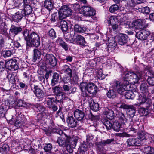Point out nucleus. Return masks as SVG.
Returning <instances> with one entry per match:
<instances>
[{"label":"nucleus","mask_w":154,"mask_h":154,"mask_svg":"<svg viewBox=\"0 0 154 154\" xmlns=\"http://www.w3.org/2000/svg\"><path fill=\"white\" fill-rule=\"evenodd\" d=\"M144 1L145 0H131L128 4H127V2L125 0H123L120 3L121 5L120 8V10L122 11H125V12H124L123 13H125L128 11V10L134 8L137 4L141 3Z\"/></svg>","instance_id":"nucleus-7"},{"label":"nucleus","mask_w":154,"mask_h":154,"mask_svg":"<svg viewBox=\"0 0 154 154\" xmlns=\"http://www.w3.org/2000/svg\"><path fill=\"white\" fill-rule=\"evenodd\" d=\"M14 47L17 48L21 47V45L17 42H14Z\"/></svg>","instance_id":"nucleus-61"},{"label":"nucleus","mask_w":154,"mask_h":154,"mask_svg":"<svg viewBox=\"0 0 154 154\" xmlns=\"http://www.w3.org/2000/svg\"><path fill=\"white\" fill-rule=\"evenodd\" d=\"M2 54L4 57H10L11 54V52L10 50L4 51H3Z\"/></svg>","instance_id":"nucleus-55"},{"label":"nucleus","mask_w":154,"mask_h":154,"mask_svg":"<svg viewBox=\"0 0 154 154\" xmlns=\"http://www.w3.org/2000/svg\"><path fill=\"white\" fill-rule=\"evenodd\" d=\"M60 27L63 31L66 32L68 29L67 22L64 20H61L60 22Z\"/></svg>","instance_id":"nucleus-34"},{"label":"nucleus","mask_w":154,"mask_h":154,"mask_svg":"<svg viewBox=\"0 0 154 154\" xmlns=\"http://www.w3.org/2000/svg\"><path fill=\"white\" fill-rule=\"evenodd\" d=\"M44 6L48 10H51L53 7L51 1V0H45L44 2Z\"/></svg>","instance_id":"nucleus-32"},{"label":"nucleus","mask_w":154,"mask_h":154,"mask_svg":"<svg viewBox=\"0 0 154 154\" xmlns=\"http://www.w3.org/2000/svg\"><path fill=\"white\" fill-rule=\"evenodd\" d=\"M31 90L38 98H41L43 97L44 94L43 92L38 86L34 85L33 86H31Z\"/></svg>","instance_id":"nucleus-15"},{"label":"nucleus","mask_w":154,"mask_h":154,"mask_svg":"<svg viewBox=\"0 0 154 154\" xmlns=\"http://www.w3.org/2000/svg\"><path fill=\"white\" fill-rule=\"evenodd\" d=\"M8 150V146L6 144H4L2 147H0V154H5Z\"/></svg>","instance_id":"nucleus-41"},{"label":"nucleus","mask_w":154,"mask_h":154,"mask_svg":"<svg viewBox=\"0 0 154 154\" xmlns=\"http://www.w3.org/2000/svg\"><path fill=\"white\" fill-rule=\"evenodd\" d=\"M72 39L74 42L79 44L81 45H84L86 44L84 38L79 35H77L74 36Z\"/></svg>","instance_id":"nucleus-16"},{"label":"nucleus","mask_w":154,"mask_h":154,"mask_svg":"<svg viewBox=\"0 0 154 154\" xmlns=\"http://www.w3.org/2000/svg\"><path fill=\"white\" fill-rule=\"evenodd\" d=\"M128 39V36L126 35L121 34L118 38V42L121 45H124L127 43Z\"/></svg>","instance_id":"nucleus-18"},{"label":"nucleus","mask_w":154,"mask_h":154,"mask_svg":"<svg viewBox=\"0 0 154 154\" xmlns=\"http://www.w3.org/2000/svg\"><path fill=\"white\" fill-rule=\"evenodd\" d=\"M136 90V88H134V90L127 91L124 95L125 98L127 99H134L135 95L133 91H135Z\"/></svg>","instance_id":"nucleus-26"},{"label":"nucleus","mask_w":154,"mask_h":154,"mask_svg":"<svg viewBox=\"0 0 154 154\" xmlns=\"http://www.w3.org/2000/svg\"><path fill=\"white\" fill-rule=\"evenodd\" d=\"M104 125L107 130L112 128L113 125L109 120H106L104 122Z\"/></svg>","instance_id":"nucleus-47"},{"label":"nucleus","mask_w":154,"mask_h":154,"mask_svg":"<svg viewBox=\"0 0 154 154\" xmlns=\"http://www.w3.org/2000/svg\"><path fill=\"white\" fill-rule=\"evenodd\" d=\"M121 127V125L118 122H114L112 128L116 131H119L120 130Z\"/></svg>","instance_id":"nucleus-44"},{"label":"nucleus","mask_w":154,"mask_h":154,"mask_svg":"<svg viewBox=\"0 0 154 154\" xmlns=\"http://www.w3.org/2000/svg\"><path fill=\"white\" fill-rule=\"evenodd\" d=\"M5 66L3 62H0V73L4 71Z\"/></svg>","instance_id":"nucleus-59"},{"label":"nucleus","mask_w":154,"mask_h":154,"mask_svg":"<svg viewBox=\"0 0 154 154\" xmlns=\"http://www.w3.org/2000/svg\"><path fill=\"white\" fill-rule=\"evenodd\" d=\"M63 91H68L70 90V88L68 85H64L63 86Z\"/></svg>","instance_id":"nucleus-63"},{"label":"nucleus","mask_w":154,"mask_h":154,"mask_svg":"<svg viewBox=\"0 0 154 154\" xmlns=\"http://www.w3.org/2000/svg\"><path fill=\"white\" fill-rule=\"evenodd\" d=\"M116 45V44L114 39L111 41L110 40H108V46L110 48H114Z\"/></svg>","instance_id":"nucleus-51"},{"label":"nucleus","mask_w":154,"mask_h":154,"mask_svg":"<svg viewBox=\"0 0 154 154\" xmlns=\"http://www.w3.org/2000/svg\"><path fill=\"white\" fill-rule=\"evenodd\" d=\"M146 138V136L143 133H140L138 136V138H137L141 141L143 140Z\"/></svg>","instance_id":"nucleus-56"},{"label":"nucleus","mask_w":154,"mask_h":154,"mask_svg":"<svg viewBox=\"0 0 154 154\" xmlns=\"http://www.w3.org/2000/svg\"><path fill=\"white\" fill-rule=\"evenodd\" d=\"M101 69L97 70L96 72V75L97 78L100 80H102L105 78V75L103 74Z\"/></svg>","instance_id":"nucleus-38"},{"label":"nucleus","mask_w":154,"mask_h":154,"mask_svg":"<svg viewBox=\"0 0 154 154\" xmlns=\"http://www.w3.org/2000/svg\"><path fill=\"white\" fill-rule=\"evenodd\" d=\"M7 78L9 82L11 84H14L16 81L15 76L12 73L8 74Z\"/></svg>","instance_id":"nucleus-39"},{"label":"nucleus","mask_w":154,"mask_h":154,"mask_svg":"<svg viewBox=\"0 0 154 154\" xmlns=\"http://www.w3.org/2000/svg\"><path fill=\"white\" fill-rule=\"evenodd\" d=\"M140 89L141 91V94H145V93H146L145 94H147L148 90L147 89V87L146 84H142L140 86Z\"/></svg>","instance_id":"nucleus-46"},{"label":"nucleus","mask_w":154,"mask_h":154,"mask_svg":"<svg viewBox=\"0 0 154 154\" xmlns=\"http://www.w3.org/2000/svg\"><path fill=\"white\" fill-rule=\"evenodd\" d=\"M114 140L113 139H108L106 140H102L98 142L97 145L98 147L102 148L106 145L110 144Z\"/></svg>","instance_id":"nucleus-23"},{"label":"nucleus","mask_w":154,"mask_h":154,"mask_svg":"<svg viewBox=\"0 0 154 154\" xmlns=\"http://www.w3.org/2000/svg\"><path fill=\"white\" fill-rule=\"evenodd\" d=\"M119 6L117 4H114L112 5L109 8V11L111 13L114 12L119 9Z\"/></svg>","instance_id":"nucleus-49"},{"label":"nucleus","mask_w":154,"mask_h":154,"mask_svg":"<svg viewBox=\"0 0 154 154\" xmlns=\"http://www.w3.org/2000/svg\"><path fill=\"white\" fill-rule=\"evenodd\" d=\"M146 94L143 93L140 94L137 99V103L135 105L147 108L150 107L152 104V102L150 99L146 97Z\"/></svg>","instance_id":"nucleus-9"},{"label":"nucleus","mask_w":154,"mask_h":154,"mask_svg":"<svg viewBox=\"0 0 154 154\" xmlns=\"http://www.w3.org/2000/svg\"><path fill=\"white\" fill-rule=\"evenodd\" d=\"M80 88L82 92V95L84 97H87L88 93L94 95L97 92V88L93 83L87 84L82 82L80 84Z\"/></svg>","instance_id":"nucleus-3"},{"label":"nucleus","mask_w":154,"mask_h":154,"mask_svg":"<svg viewBox=\"0 0 154 154\" xmlns=\"http://www.w3.org/2000/svg\"><path fill=\"white\" fill-rule=\"evenodd\" d=\"M56 42L58 45L61 46L66 51L68 50L69 47L68 45L63 40L62 38H58Z\"/></svg>","instance_id":"nucleus-22"},{"label":"nucleus","mask_w":154,"mask_h":154,"mask_svg":"<svg viewBox=\"0 0 154 154\" xmlns=\"http://www.w3.org/2000/svg\"><path fill=\"white\" fill-rule=\"evenodd\" d=\"M26 106L29 107H31L33 109H35V105L30 103H26Z\"/></svg>","instance_id":"nucleus-64"},{"label":"nucleus","mask_w":154,"mask_h":154,"mask_svg":"<svg viewBox=\"0 0 154 154\" xmlns=\"http://www.w3.org/2000/svg\"><path fill=\"white\" fill-rule=\"evenodd\" d=\"M32 12L31 8L29 5H26L24 9L16 12L13 16V20L17 22H19L24 16L28 15L29 18L32 16L31 14Z\"/></svg>","instance_id":"nucleus-5"},{"label":"nucleus","mask_w":154,"mask_h":154,"mask_svg":"<svg viewBox=\"0 0 154 154\" xmlns=\"http://www.w3.org/2000/svg\"><path fill=\"white\" fill-rule=\"evenodd\" d=\"M21 116V115H19L17 116L15 122V125L17 127H20L25 124L26 122V119L25 118H22Z\"/></svg>","instance_id":"nucleus-17"},{"label":"nucleus","mask_w":154,"mask_h":154,"mask_svg":"<svg viewBox=\"0 0 154 154\" xmlns=\"http://www.w3.org/2000/svg\"><path fill=\"white\" fill-rule=\"evenodd\" d=\"M138 10L139 12L146 14H148L150 12L149 8L148 7L139 8Z\"/></svg>","instance_id":"nucleus-45"},{"label":"nucleus","mask_w":154,"mask_h":154,"mask_svg":"<svg viewBox=\"0 0 154 154\" xmlns=\"http://www.w3.org/2000/svg\"><path fill=\"white\" fill-rule=\"evenodd\" d=\"M119 17L114 16H111L109 19L108 21L109 24L112 25L118 22L119 20Z\"/></svg>","instance_id":"nucleus-31"},{"label":"nucleus","mask_w":154,"mask_h":154,"mask_svg":"<svg viewBox=\"0 0 154 154\" xmlns=\"http://www.w3.org/2000/svg\"><path fill=\"white\" fill-rule=\"evenodd\" d=\"M67 122L69 126L72 128L76 127L78 123L77 120L72 116L69 117Z\"/></svg>","instance_id":"nucleus-20"},{"label":"nucleus","mask_w":154,"mask_h":154,"mask_svg":"<svg viewBox=\"0 0 154 154\" xmlns=\"http://www.w3.org/2000/svg\"><path fill=\"white\" fill-rule=\"evenodd\" d=\"M80 13L84 17L88 18V19H85V21L91 22V21L92 17L96 14V11L91 6H84L81 8Z\"/></svg>","instance_id":"nucleus-8"},{"label":"nucleus","mask_w":154,"mask_h":154,"mask_svg":"<svg viewBox=\"0 0 154 154\" xmlns=\"http://www.w3.org/2000/svg\"><path fill=\"white\" fill-rule=\"evenodd\" d=\"M38 109V111L41 112L45 109V108L41 104L37 103L35 104V107Z\"/></svg>","instance_id":"nucleus-50"},{"label":"nucleus","mask_w":154,"mask_h":154,"mask_svg":"<svg viewBox=\"0 0 154 154\" xmlns=\"http://www.w3.org/2000/svg\"><path fill=\"white\" fill-rule=\"evenodd\" d=\"M52 131L53 132L57 133L61 136L58 137L57 140V143L60 146H62L66 144L67 145L69 144L68 143L70 142L71 140L70 137L68 136L60 129L54 128Z\"/></svg>","instance_id":"nucleus-6"},{"label":"nucleus","mask_w":154,"mask_h":154,"mask_svg":"<svg viewBox=\"0 0 154 154\" xmlns=\"http://www.w3.org/2000/svg\"><path fill=\"white\" fill-rule=\"evenodd\" d=\"M118 106H119V107L120 108H123L124 109H128L129 108V106L127 105L125 103H122L121 104H118Z\"/></svg>","instance_id":"nucleus-57"},{"label":"nucleus","mask_w":154,"mask_h":154,"mask_svg":"<svg viewBox=\"0 0 154 154\" xmlns=\"http://www.w3.org/2000/svg\"><path fill=\"white\" fill-rule=\"evenodd\" d=\"M22 30V29L20 27H17L14 26H11L10 30V32L15 35H17L18 33L21 32Z\"/></svg>","instance_id":"nucleus-28"},{"label":"nucleus","mask_w":154,"mask_h":154,"mask_svg":"<svg viewBox=\"0 0 154 154\" xmlns=\"http://www.w3.org/2000/svg\"><path fill=\"white\" fill-rule=\"evenodd\" d=\"M141 21L140 19H138L133 22L132 24L133 26L137 29H141L143 28L141 24Z\"/></svg>","instance_id":"nucleus-29"},{"label":"nucleus","mask_w":154,"mask_h":154,"mask_svg":"<svg viewBox=\"0 0 154 154\" xmlns=\"http://www.w3.org/2000/svg\"><path fill=\"white\" fill-rule=\"evenodd\" d=\"M127 142L128 145L132 146H137L140 143V141L137 138H129L127 140Z\"/></svg>","instance_id":"nucleus-21"},{"label":"nucleus","mask_w":154,"mask_h":154,"mask_svg":"<svg viewBox=\"0 0 154 154\" xmlns=\"http://www.w3.org/2000/svg\"><path fill=\"white\" fill-rule=\"evenodd\" d=\"M123 84H121L119 81L115 80L113 82L112 86L113 88L117 90L119 94L121 95L124 94L127 91L134 90L136 88V86L134 85L131 87V85L128 84L125 80Z\"/></svg>","instance_id":"nucleus-2"},{"label":"nucleus","mask_w":154,"mask_h":154,"mask_svg":"<svg viewBox=\"0 0 154 154\" xmlns=\"http://www.w3.org/2000/svg\"><path fill=\"white\" fill-rule=\"evenodd\" d=\"M33 61L35 62L37 59L40 58L41 56V52L38 49H35L33 50Z\"/></svg>","instance_id":"nucleus-36"},{"label":"nucleus","mask_w":154,"mask_h":154,"mask_svg":"<svg viewBox=\"0 0 154 154\" xmlns=\"http://www.w3.org/2000/svg\"><path fill=\"white\" fill-rule=\"evenodd\" d=\"M5 67L8 69L14 71L18 69L19 66L17 60L15 59H12L5 62Z\"/></svg>","instance_id":"nucleus-12"},{"label":"nucleus","mask_w":154,"mask_h":154,"mask_svg":"<svg viewBox=\"0 0 154 154\" xmlns=\"http://www.w3.org/2000/svg\"><path fill=\"white\" fill-rule=\"evenodd\" d=\"M119 136L121 137H129L131 136V135L128 134L125 132H123L120 133L119 134Z\"/></svg>","instance_id":"nucleus-58"},{"label":"nucleus","mask_w":154,"mask_h":154,"mask_svg":"<svg viewBox=\"0 0 154 154\" xmlns=\"http://www.w3.org/2000/svg\"><path fill=\"white\" fill-rule=\"evenodd\" d=\"M141 24L142 26H143V28L146 27L147 26L148 24L146 23V20H141Z\"/></svg>","instance_id":"nucleus-62"},{"label":"nucleus","mask_w":154,"mask_h":154,"mask_svg":"<svg viewBox=\"0 0 154 154\" xmlns=\"http://www.w3.org/2000/svg\"><path fill=\"white\" fill-rule=\"evenodd\" d=\"M74 115L75 118L79 121L82 120L84 117V112L79 109H76L74 112Z\"/></svg>","instance_id":"nucleus-19"},{"label":"nucleus","mask_w":154,"mask_h":154,"mask_svg":"<svg viewBox=\"0 0 154 154\" xmlns=\"http://www.w3.org/2000/svg\"><path fill=\"white\" fill-rule=\"evenodd\" d=\"M60 88L59 86H56L52 88L53 92L56 96V100L59 102L62 101L63 98H65L66 94L63 92L61 91Z\"/></svg>","instance_id":"nucleus-10"},{"label":"nucleus","mask_w":154,"mask_h":154,"mask_svg":"<svg viewBox=\"0 0 154 154\" xmlns=\"http://www.w3.org/2000/svg\"><path fill=\"white\" fill-rule=\"evenodd\" d=\"M23 34L27 46L38 47L40 45V38L36 33L33 32L30 34L28 31L26 30L23 32Z\"/></svg>","instance_id":"nucleus-1"},{"label":"nucleus","mask_w":154,"mask_h":154,"mask_svg":"<svg viewBox=\"0 0 154 154\" xmlns=\"http://www.w3.org/2000/svg\"><path fill=\"white\" fill-rule=\"evenodd\" d=\"M71 10L66 5L62 6L58 12L60 20L64 19L71 14Z\"/></svg>","instance_id":"nucleus-11"},{"label":"nucleus","mask_w":154,"mask_h":154,"mask_svg":"<svg viewBox=\"0 0 154 154\" xmlns=\"http://www.w3.org/2000/svg\"><path fill=\"white\" fill-rule=\"evenodd\" d=\"M59 78V74L57 73H54L53 76V79L51 81V85L53 86L55 85L58 82Z\"/></svg>","instance_id":"nucleus-33"},{"label":"nucleus","mask_w":154,"mask_h":154,"mask_svg":"<svg viewBox=\"0 0 154 154\" xmlns=\"http://www.w3.org/2000/svg\"><path fill=\"white\" fill-rule=\"evenodd\" d=\"M150 34L149 31L142 30L137 32L136 37L138 39L143 40L146 39Z\"/></svg>","instance_id":"nucleus-14"},{"label":"nucleus","mask_w":154,"mask_h":154,"mask_svg":"<svg viewBox=\"0 0 154 154\" xmlns=\"http://www.w3.org/2000/svg\"><path fill=\"white\" fill-rule=\"evenodd\" d=\"M48 35L52 38H54L56 37L55 32L52 29H51L49 31Z\"/></svg>","instance_id":"nucleus-52"},{"label":"nucleus","mask_w":154,"mask_h":154,"mask_svg":"<svg viewBox=\"0 0 154 154\" xmlns=\"http://www.w3.org/2000/svg\"><path fill=\"white\" fill-rule=\"evenodd\" d=\"M72 70L69 68L66 71L64 72L67 74L71 78L72 76Z\"/></svg>","instance_id":"nucleus-60"},{"label":"nucleus","mask_w":154,"mask_h":154,"mask_svg":"<svg viewBox=\"0 0 154 154\" xmlns=\"http://www.w3.org/2000/svg\"><path fill=\"white\" fill-rule=\"evenodd\" d=\"M119 122L125 125L128 122V119L126 118L124 114L122 113L119 114Z\"/></svg>","instance_id":"nucleus-30"},{"label":"nucleus","mask_w":154,"mask_h":154,"mask_svg":"<svg viewBox=\"0 0 154 154\" xmlns=\"http://www.w3.org/2000/svg\"><path fill=\"white\" fill-rule=\"evenodd\" d=\"M86 27L78 24H75L74 26V31L79 33L84 32L86 31Z\"/></svg>","instance_id":"nucleus-24"},{"label":"nucleus","mask_w":154,"mask_h":154,"mask_svg":"<svg viewBox=\"0 0 154 154\" xmlns=\"http://www.w3.org/2000/svg\"><path fill=\"white\" fill-rule=\"evenodd\" d=\"M127 114L130 117H133L135 115L136 112L135 109L133 107L129 106L127 111Z\"/></svg>","instance_id":"nucleus-37"},{"label":"nucleus","mask_w":154,"mask_h":154,"mask_svg":"<svg viewBox=\"0 0 154 154\" xmlns=\"http://www.w3.org/2000/svg\"><path fill=\"white\" fill-rule=\"evenodd\" d=\"M55 99L54 98H48L47 100V104L49 108H51L53 104Z\"/></svg>","instance_id":"nucleus-48"},{"label":"nucleus","mask_w":154,"mask_h":154,"mask_svg":"<svg viewBox=\"0 0 154 154\" xmlns=\"http://www.w3.org/2000/svg\"><path fill=\"white\" fill-rule=\"evenodd\" d=\"M48 115L47 111L45 109L42 112L38 113L37 115V117L38 119L40 120L42 118H46Z\"/></svg>","instance_id":"nucleus-35"},{"label":"nucleus","mask_w":154,"mask_h":154,"mask_svg":"<svg viewBox=\"0 0 154 154\" xmlns=\"http://www.w3.org/2000/svg\"><path fill=\"white\" fill-rule=\"evenodd\" d=\"M44 58L46 62L49 64L51 66L54 67L57 65V59L53 54H47Z\"/></svg>","instance_id":"nucleus-13"},{"label":"nucleus","mask_w":154,"mask_h":154,"mask_svg":"<svg viewBox=\"0 0 154 154\" xmlns=\"http://www.w3.org/2000/svg\"><path fill=\"white\" fill-rule=\"evenodd\" d=\"M148 108L146 107V108H145L144 107L140 108L139 109V112L143 115H147L149 113Z\"/></svg>","instance_id":"nucleus-40"},{"label":"nucleus","mask_w":154,"mask_h":154,"mask_svg":"<svg viewBox=\"0 0 154 154\" xmlns=\"http://www.w3.org/2000/svg\"><path fill=\"white\" fill-rule=\"evenodd\" d=\"M124 71L125 72H126L125 75L123 77L125 82H127L128 84L131 85V87H134V85H134L138 83L141 79V74L139 72L135 73L133 72H127L125 69Z\"/></svg>","instance_id":"nucleus-4"},{"label":"nucleus","mask_w":154,"mask_h":154,"mask_svg":"<svg viewBox=\"0 0 154 154\" xmlns=\"http://www.w3.org/2000/svg\"><path fill=\"white\" fill-rule=\"evenodd\" d=\"M147 82L149 85L152 86H154V77H149L148 76Z\"/></svg>","instance_id":"nucleus-53"},{"label":"nucleus","mask_w":154,"mask_h":154,"mask_svg":"<svg viewBox=\"0 0 154 154\" xmlns=\"http://www.w3.org/2000/svg\"><path fill=\"white\" fill-rule=\"evenodd\" d=\"M52 146L51 144L50 143L46 144L45 146L44 147V150L47 152H50L52 149Z\"/></svg>","instance_id":"nucleus-54"},{"label":"nucleus","mask_w":154,"mask_h":154,"mask_svg":"<svg viewBox=\"0 0 154 154\" xmlns=\"http://www.w3.org/2000/svg\"><path fill=\"white\" fill-rule=\"evenodd\" d=\"M91 100L89 102L90 107L91 109L94 111H97L99 109V106L97 103H95L91 98Z\"/></svg>","instance_id":"nucleus-25"},{"label":"nucleus","mask_w":154,"mask_h":154,"mask_svg":"<svg viewBox=\"0 0 154 154\" xmlns=\"http://www.w3.org/2000/svg\"><path fill=\"white\" fill-rule=\"evenodd\" d=\"M104 114L106 116V117L108 119H112L114 118V113L111 110H110L108 108H106Z\"/></svg>","instance_id":"nucleus-27"},{"label":"nucleus","mask_w":154,"mask_h":154,"mask_svg":"<svg viewBox=\"0 0 154 154\" xmlns=\"http://www.w3.org/2000/svg\"><path fill=\"white\" fill-rule=\"evenodd\" d=\"M144 150L145 152H148L146 154H154V148L150 146L144 147Z\"/></svg>","instance_id":"nucleus-42"},{"label":"nucleus","mask_w":154,"mask_h":154,"mask_svg":"<svg viewBox=\"0 0 154 154\" xmlns=\"http://www.w3.org/2000/svg\"><path fill=\"white\" fill-rule=\"evenodd\" d=\"M107 96L109 98H113L116 96V94L114 91V90L112 89H110L108 91L107 93Z\"/></svg>","instance_id":"nucleus-43"}]
</instances>
